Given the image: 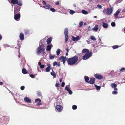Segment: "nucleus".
Instances as JSON below:
<instances>
[{
	"label": "nucleus",
	"mask_w": 125,
	"mask_h": 125,
	"mask_svg": "<svg viewBox=\"0 0 125 125\" xmlns=\"http://www.w3.org/2000/svg\"><path fill=\"white\" fill-rule=\"evenodd\" d=\"M50 69V68L49 67H47L46 69V72H49Z\"/></svg>",
	"instance_id": "obj_41"
},
{
	"label": "nucleus",
	"mask_w": 125,
	"mask_h": 125,
	"mask_svg": "<svg viewBox=\"0 0 125 125\" xmlns=\"http://www.w3.org/2000/svg\"><path fill=\"white\" fill-rule=\"evenodd\" d=\"M84 78L85 79V81L87 82L88 83V82H89V77L87 76H85L84 77Z\"/></svg>",
	"instance_id": "obj_24"
},
{
	"label": "nucleus",
	"mask_w": 125,
	"mask_h": 125,
	"mask_svg": "<svg viewBox=\"0 0 125 125\" xmlns=\"http://www.w3.org/2000/svg\"><path fill=\"white\" fill-rule=\"evenodd\" d=\"M90 26H89V27L88 28V30L89 31H91V29H90Z\"/></svg>",
	"instance_id": "obj_59"
},
{
	"label": "nucleus",
	"mask_w": 125,
	"mask_h": 125,
	"mask_svg": "<svg viewBox=\"0 0 125 125\" xmlns=\"http://www.w3.org/2000/svg\"><path fill=\"white\" fill-rule=\"evenodd\" d=\"M125 71V68H121L120 69V72H122Z\"/></svg>",
	"instance_id": "obj_42"
},
{
	"label": "nucleus",
	"mask_w": 125,
	"mask_h": 125,
	"mask_svg": "<svg viewBox=\"0 0 125 125\" xmlns=\"http://www.w3.org/2000/svg\"><path fill=\"white\" fill-rule=\"evenodd\" d=\"M65 42H66L68 40V35H65Z\"/></svg>",
	"instance_id": "obj_31"
},
{
	"label": "nucleus",
	"mask_w": 125,
	"mask_h": 125,
	"mask_svg": "<svg viewBox=\"0 0 125 125\" xmlns=\"http://www.w3.org/2000/svg\"><path fill=\"white\" fill-rule=\"evenodd\" d=\"M66 50L67 52H68L69 51V50L68 48H67L66 49Z\"/></svg>",
	"instance_id": "obj_54"
},
{
	"label": "nucleus",
	"mask_w": 125,
	"mask_h": 125,
	"mask_svg": "<svg viewBox=\"0 0 125 125\" xmlns=\"http://www.w3.org/2000/svg\"><path fill=\"white\" fill-rule=\"evenodd\" d=\"M94 77L97 79L101 80L103 78V76L101 74L98 73H96L94 75Z\"/></svg>",
	"instance_id": "obj_9"
},
{
	"label": "nucleus",
	"mask_w": 125,
	"mask_h": 125,
	"mask_svg": "<svg viewBox=\"0 0 125 125\" xmlns=\"http://www.w3.org/2000/svg\"><path fill=\"white\" fill-rule=\"evenodd\" d=\"M22 72L24 74H26L27 73V71L25 69L23 68L22 70Z\"/></svg>",
	"instance_id": "obj_23"
},
{
	"label": "nucleus",
	"mask_w": 125,
	"mask_h": 125,
	"mask_svg": "<svg viewBox=\"0 0 125 125\" xmlns=\"http://www.w3.org/2000/svg\"><path fill=\"white\" fill-rule=\"evenodd\" d=\"M45 48L44 45L40 43L39 47L36 50V53L38 55L43 54L44 53Z\"/></svg>",
	"instance_id": "obj_2"
},
{
	"label": "nucleus",
	"mask_w": 125,
	"mask_h": 125,
	"mask_svg": "<svg viewBox=\"0 0 125 125\" xmlns=\"http://www.w3.org/2000/svg\"><path fill=\"white\" fill-rule=\"evenodd\" d=\"M30 76L31 78H35L34 75L33 74H30Z\"/></svg>",
	"instance_id": "obj_45"
},
{
	"label": "nucleus",
	"mask_w": 125,
	"mask_h": 125,
	"mask_svg": "<svg viewBox=\"0 0 125 125\" xmlns=\"http://www.w3.org/2000/svg\"><path fill=\"white\" fill-rule=\"evenodd\" d=\"M65 83L64 82H62V83L61 86L62 87H63L65 85Z\"/></svg>",
	"instance_id": "obj_47"
},
{
	"label": "nucleus",
	"mask_w": 125,
	"mask_h": 125,
	"mask_svg": "<svg viewBox=\"0 0 125 125\" xmlns=\"http://www.w3.org/2000/svg\"><path fill=\"white\" fill-rule=\"evenodd\" d=\"M25 87L24 86H22L21 87V90H23L24 89Z\"/></svg>",
	"instance_id": "obj_48"
},
{
	"label": "nucleus",
	"mask_w": 125,
	"mask_h": 125,
	"mask_svg": "<svg viewBox=\"0 0 125 125\" xmlns=\"http://www.w3.org/2000/svg\"><path fill=\"white\" fill-rule=\"evenodd\" d=\"M35 102L36 103H37L36 104L37 105H39L42 104L41 103V100L39 98L36 99L35 100Z\"/></svg>",
	"instance_id": "obj_12"
},
{
	"label": "nucleus",
	"mask_w": 125,
	"mask_h": 125,
	"mask_svg": "<svg viewBox=\"0 0 125 125\" xmlns=\"http://www.w3.org/2000/svg\"><path fill=\"white\" fill-rule=\"evenodd\" d=\"M58 59L59 60H62V62L63 61H66L67 58L66 57L62 56Z\"/></svg>",
	"instance_id": "obj_16"
},
{
	"label": "nucleus",
	"mask_w": 125,
	"mask_h": 125,
	"mask_svg": "<svg viewBox=\"0 0 125 125\" xmlns=\"http://www.w3.org/2000/svg\"><path fill=\"white\" fill-rule=\"evenodd\" d=\"M61 52V50L59 49H58L56 51V53L57 55H59Z\"/></svg>",
	"instance_id": "obj_29"
},
{
	"label": "nucleus",
	"mask_w": 125,
	"mask_h": 125,
	"mask_svg": "<svg viewBox=\"0 0 125 125\" xmlns=\"http://www.w3.org/2000/svg\"><path fill=\"white\" fill-rule=\"evenodd\" d=\"M27 31H26V32H25L27 34L29 33V31L28 30H26Z\"/></svg>",
	"instance_id": "obj_61"
},
{
	"label": "nucleus",
	"mask_w": 125,
	"mask_h": 125,
	"mask_svg": "<svg viewBox=\"0 0 125 125\" xmlns=\"http://www.w3.org/2000/svg\"><path fill=\"white\" fill-rule=\"evenodd\" d=\"M121 10L120 9H118L114 14V16L115 19H117L118 18V15L120 13V11Z\"/></svg>",
	"instance_id": "obj_8"
},
{
	"label": "nucleus",
	"mask_w": 125,
	"mask_h": 125,
	"mask_svg": "<svg viewBox=\"0 0 125 125\" xmlns=\"http://www.w3.org/2000/svg\"><path fill=\"white\" fill-rule=\"evenodd\" d=\"M75 12L74 11L72 10H70L69 11V13L70 14H74Z\"/></svg>",
	"instance_id": "obj_36"
},
{
	"label": "nucleus",
	"mask_w": 125,
	"mask_h": 125,
	"mask_svg": "<svg viewBox=\"0 0 125 125\" xmlns=\"http://www.w3.org/2000/svg\"><path fill=\"white\" fill-rule=\"evenodd\" d=\"M55 86L57 87H58L59 86V84L58 83H56L55 84Z\"/></svg>",
	"instance_id": "obj_53"
},
{
	"label": "nucleus",
	"mask_w": 125,
	"mask_h": 125,
	"mask_svg": "<svg viewBox=\"0 0 125 125\" xmlns=\"http://www.w3.org/2000/svg\"><path fill=\"white\" fill-rule=\"evenodd\" d=\"M37 93L39 96L40 97L42 96V94L40 92L38 91L37 92Z\"/></svg>",
	"instance_id": "obj_37"
},
{
	"label": "nucleus",
	"mask_w": 125,
	"mask_h": 125,
	"mask_svg": "<svg viewBox=\"0 0 125 125\" xmlns=\"http://www.w3.org/2000/svg\"><path fill=\"white\" fill-rule=\"evenodd\" d=\"M50 10L52 12H54L55 11V10L53 8H51L50 9Z\"/></svg>",
	"instance_id": "obj_43"
},
{
	"label": "nucleus",
	"mask_w": 125,
	"mask_h": 125,
	"mask_svg": "<svg viewBox=\"0 0 125 125\" xmlns=\"http://www.w3.org/2000/svg\"><path fill=\"white\" fill-rule=\"evenodd\" d=\"M4 46L5 47V48L8 47H10V45L7 44H5L4 45Z\"/></svg>",
	"instance_id": "obj_44"
},
{
	"label": "nucleus",
	"mask_w": 125,
	"mask_h": 125,
	"mask_svg": "<svg viewBox=\"0 0 125 125\" xmlns=\"http://www.w3.org/2000/svg\"><path fill=\"white\" fill-rule=\"evenodd\" d=\"M24 100L25 102L27 103L30 104L31 103V100L28 97H24Z\"/></svg>",
	"instance_id": "obj_11"
},
{
	"label": "nucleus",
	"mask_w": 125,
	"mask_h": 125,
	"mask_svg": "<svg viewBox=\"0 0 125 125\" xmlns=\"http://www.w3.org/2000/svg\"><path fill=\"white\" fill-rule=\"evenodd\" d=\"M57 63L56 62H54L53 63V65L55 66L56 65H57Z\"/></svg>",
	"instance_id": "obj_46"
},
{
	"label": "nucleus",
	"mask_w": 125,
	"mask_h": 125,
	"mask_svg": "<svg viewBox=\"0 0 125 125\" xmlns=\"http://www.w3.org/2000/svg\"><path fill=\"white\" fill-rule=\"evenodd\" d=\"M86 41L87 43L88 44H90L91 43L90 41L89 40H87Z\"/></svg>",
	"instance_id": "obj_52"
},
{
	"label": "nucleus",
	"mask_w": 125,
	"mask_h": 125,
	"mask_svg": "<svg viewBox=\"0 0 125 125\" xmlns=\"http://www.w3.org/2000/svg\"><path fill=\"white\" fill-rule=\"evenodd\" d=\"M98 27L97 25H96L93 28L92 30L93 31H97L98 29Z\"/></svg>",
	"instance_id": "obj_19"
},
{
	"label": "nucleus",
	"mask_w": 125,
	"mask_h": 125,
	"mask_svg": "<svg viewBox=\"0 0 125 125\" xmlns=\"http://www.w3.org/2000/svg\"><path fill=\"white\" fill-rule=\"evenodd\" d=\"M62 79L61 78H60V80H59V81H60V82H62Z\"/></svg>",
	"instance_id": "obj_62"
},
{
	"label": "nucleus",
	"mask_w": 125,
	"mask_h": 125,
	"mask_svg": "<svg viewBox=\"0 0 125 125\" xmlns=\"http://www.w3.org/2000/svg\"><path fill=\"white\" fill-rule=\"evenodd\" d=\"M55 4L56 5H58L59 4V2L57 1L55 3Z\"/></svg>",
	"instance_id": "obj_57"
},
{
	"label": "nucleus",
	"mask_w": 125,
	"mask_h": 125,
	"mask_svg": "<svg viewBox=\"0 0 125 125\" xmlns=\"http://www.w3.org/2000/svg\"><path fill=\"white\" fill-rule=\"evenodd\" d=\"M55 56L56 55H50L49 56V57L51 59H52L55 57Z\"/></svg>",
	"instance_id": "obj_28"
},
{
	"label": "nucleus",
	"mask_w": 125,
	"mask_h": 125,
	"mask_svg": "<svg viewBox=\"0 0 125 125\" xmlns=\"http://www.w3.org/2000/svg\"><path fill=\"white\" fill-rule=\"evenodd\" d=\"M97 6L100 9H101L102 8V6L101 5H100V4H98L97 5Z\"/></svg>",
	"instance_id": "obj_49"
},
{
	"label": "nucleus",
	"mask_w": 125,
	"mask_h": 125,
	"mask_svg": "<svg viewBox=\"0 0 125 125\" xmlns=\"http://www.w3.org/2000/svg\"><path fill=\"white\" fill-rule=\"evenodd\" d=\"M111 26L113 27H115V22H113L111 23Z\"/></svg>",
	"instance_id": "obj_40"
},
{
	"label": "nucleus",
	"mask_w": 125,
	"mask_h": 125,
	"mask_svg": "<svg viewBox=\"0 0 125 125\" xmlns=\"http://www.w3.org/2000/svg\"><path fill=\"white\" fill-rule=\"evenodd\" d=\"M52 40V38L50 37L46 41V42L47 44H49L51 43Z\"/></svg>",
	"instance_id": "obj_20"
},
{
	"label": "nucleus",
	"mask_w": 125,
	"mask_h": 125,
	"mask_svg": "<svg viewBox=\"0 0 125 125\" xmlns=\"http://www.w3.org/2000/svg\"><path fill=\"white\" fill-rule=\"evenodd\" d=\"M90 80L89 81L88 83H89L91 84H92L94 83L95 81V79L94 78H90Z\"/></svg>",
	"instance_id": "obj_15"
},
{
	"label": "nucleus",
	"mask_w": 125,
	"mask_h": 125,
	"mask_svg": "<svg viewBox=\"0 0 125 125\" xmlns=\"http://www.w3.org/2000/svg\"><path fill=\"white\" fill-rule=\"evenodd\" d=\"M82 52L83 53H85L86 52H87V53L90 52L89 50L86 49H83L82 50Z\"/></svg>",
	"instance_id": "obj_25"
},
{
	"label": "nucleus",
	"mask_w": 125,
	"mask_h": 125,
	"mask_svg": "<svg viewBox=\"0 0 125 125\" xmlns=\"http://www.w3.org/2000/svg\"><path fill=\"white\" fill-rule=\"evenodd\" d=\"M73 40L74 41L78 40L80 39V37L79 36H77L76 37H74L73 36L72 37Z\"/></svg>",
	"instance_id": "obj_18"
},
{
	"label": "nucleus",
	"mask_w": 125,
	"mask_h": 125,
	"mask_svg": "<svg viewBox=\"0 0 125 125\" xmlns=\"http://www.w3.org/2000/svg\"><path fill=\"white\" fill-rule=\"evenodd\" d=\"M42 2L43 4L44 5V6L46 4V2L44 1L43 0Z\"/></svg>",
	"instance_id": "obj_51"
},
{
	"label": "nucleus",
	"mask_w": 125,
	"mask_h": 125,
	"mask_svg": "<svg viewBox=\"0 0 125 125\" xmlns=\"http://www.w3.org/2000/svg\"><path fill=\"white\" fill-rule=\"evenodd\" d=\"M65 89L68 91L70 94H72V92L69 88V86H66L65 87Z\"/></svg>",
	"instance_id": "obj_10"
},
{
	"label": "nucleus",
	"mask_w": 125,
	"mask_h": 125,
	"mask_svg": "<svg viewBox=\"0 0 125 125\" xmlns=\"http://www.w3.org/2000/svg\"><path fill=\"white\" fill-rule=\"evenodd\" d=\"M103 27L105 28H107L108 27L107 24L106 23H103L102 24Z\"/></svg>",
	"instance_id": "obj_21"
},
{
	"label": "nucleus",
	"mask_w": 125,
	"mask_h": 125,
	"mask_svg": "<svg viewBox=\"0 0 125 125\" xmlns=\"http://www.w3.org/2000/svg\"><path fill=\"white\" fill-rule=\"evenodd\" d=\"M64 35H68V29L66 28L65 29L64 31Z\"/></svg>",
	"instance_id": "obj_27"
},
{
	"label": "nucleus",
	"mask_w": 125,
	"mask_h": 125,
	"mask_svg": "<svg viewBox=\"0 0 125 125\" xmlns=\"http://www.w3.org/2000/svg\"><path fill=\"white\" fill-rule=\"evenodd\" d=\"M116 90L112 92V94H117V92L116 91Z\"/></svg>",
	"instance_id": "obj_39"
},
{
	"label": "nucleus",
	"mask_w": 125,
	"mask_h": 125,
	"mask_svg": "<svg viewBox=\"0 0 125 125\" xmlns=\"http://www.w3.org/2000/svg\"><path fill=\"white\" fill-rule=\"evenodd\" d=\"M113 7H111L110 8H108L104 9L103 10V12L107 15H110L112 13L113 11Z\"/></svg>",
	"instance_id": "obj_3"
},
{
	"label": "nucleus",
	"mask_w": 125,
	"mask_h": 125,
	"mask_svg": "<svg viewBox=\"0 0 125 125\" xmlns=\"http://www.w3.org/2000/svg\"><path fill=\"white\" fill-rule=\"evenodd\" d=\"M105 1L107 2H108L110 1V0H104Z\"/></svg>",
	"instance_id": "obj_60"
},
{
	"label": "nucleus",
	"mask_w": 125,
	"mask_h": 125,
	"mask_svg": "<svg viewBox=\"0 0 125 125\" xmlns=\"http://www.w3.org/2000/svg\"><path fill=\"white\" fill-rule=\"evenodd\" d=\"M19 54L18 55V57L19 58H20V53L19 52Z\"/></svg>",
	"instance_id": "obj_63"
},
{
	"label": "nucleus",
	"mask_w": 125,
	"mask_h": 125,
	"mask_svg": "<svg viewBox=\"0 0 125 125\" xmlns=\"http://www.w3.org/2000/svg\"><path fill=\"white\" fill-rule=\"evenodd\" d=\"M19 37L21 41L23 40L24 38V35L22 32L20 33L19 35Z\"/></svg>",
	"instance_id": "obj_17"
},
{
	"label": "nucleus",
	"mask_w": 125,
	"mask_h": 125,
	"mask_svg": "<svg viewBox=\"0 0 125 125\" xmlns=\"http://www.w3.org/2000/svg\"><path fill=\"white\" fill-rule=\"evenodd\" d=\"M51 7V6L49 5L46 4L44 6L43 8L46 9H49Z\"/></svg>",
	"instance_id": "obj_22"
},
{
	"label": "nucleus",
	"mask_w": 125,
	"mask_h": 125,
	"mask_svg": "<svg viewBox=\"0 0 125 125\" xmlns=\"http://www.w3.org/2000/svg\"><path fill=\"white\" fill-rule=\"evenodd\" d=\"M78 59V57L75 56L67 59V60L68 64L71 65L75 64L77 61Z\"/></svg>",
	"instance_id": "obj_1"
},
{
	"label": "nucleus",
	"mask_w": 125,
	"mask_h": 125,
	"mask_svg": "<svg viewBox=\"0 0 125 125\" xmlns=\"http://www.w3.org/2000/svg\"><path fill=\"white\" fill-rule=\"evenodd\" d=\"M38 65L39 66H40L41 65V63L40 62H38Z\"/></svg>",
	"instance_id": "obj_58"
},
{
	"label": "nucleus",
	"mask_w": 125,
	"mask_h": 125,
	"mask_svg": "<svg viewBox=\"0 0 125 125\" xmlns=\"http://www.w3.org/2000/svg\"><path fill=\"white\" fill-rule=\"evenodd\" d=\"M56 111L58 112H60L63 109L62 106L60 105H58L56 107Z\"/></svg>",
	"instance_id": "obj_7"
},
{
	"label": "nucleus",
	"mask_w": 125,
	"mask_h": 125,
	"mask_svg": "<svg viewBox=\"0 0 125 125\" xmlns=\"http://www.w3.org/2000/svg\"><path fill=\"white\" fill-rule=\"evenodd\" d=\"M9 2L13 4H17L18 5L21 6L22 5V4L21 2H18L17 0H9Z\"/></svg>",
	"instance_id": "obj_6"
},
{
	"label": "nucleus",
	"mask_w": 125,
	"mask_h": 125,
	"mask_svg": "<svg viewBox=\"0 0 125 125\" xmlns=\"http://www.w3.org/2000/svg\"><path fill=\"white\" fill-rule=\"evenodd\" d=\"M47 64V65L48 66V67H49V68H50V66H51V65H50V64Z\"/></svg>",
	"instance_id": "obj_55"
},
{
	"label": "nucleus",
	"mask_w": 125,
	"mask_h": 125,
	"mask_svg": "<svg viewBox=\"0 0 125 125\" xmlns=\"http://www.w3.org/2000/svg\"><path fill=\"white\" fill-rule=\"evenodd\" d=\"M119 47V46L117 45H116L113 46H112V48L113 49H116L118 48Z\"/></svg>",
	"instance_id": "obj_35"
},
{
	"label": "nucleus",
	"mask_w": 125,
	"mask_h": 125,
	"mask_svg": "<svg viewBox=\"0 0 125 125\" xmlns=\"http://www.w3.org/2000/svg\"><path fill=\"white\" fill-rule=\"evenodd\" d=\"M57 65L58 66H60V62H59L57 64Z\"/></svg>",
	"instance_id": "obj_56"
},
{
	"label": "nucleus",
	"mask_w": 125,
	"mask_h": 125,
	"mask_svg": "<svg viewBox=\"0 0 125 125\" xmlns=\"http://www.w3.org/2000/svg\"><path fill=\"white\" fill-rule=\"evenodd\" d=\"M51 74L55 78L56 77L55 73L53 70H52V72L51 73Z\"/></svg>",
	"instance_id": "obj_26"
},
{
	"label": "nucleus",
	"mask_w": 125,
	"mask_h": 125,
	"mask_svg": "<svg viewBox=\"0 0 125 125\" xmlns=\"http://www.w3.org/2000/svg\"><path fill=\"white\" fill-rule=\"evenodd\" d=\"M111 86L113 88H114L115 90H117L118 89L116 88L117 86V85L115 83H113L111 84Z\"/></svg>",
	"instance_id": "obj_14"
},
{
	"label": "nucleus",
	"mask_w": 125,
	"mask_h": 125,
	"mask_svg": "<svg viewBox=\"0 0 125 125\" xmlns=\"http://www.w3.org/2000/svg\"><path fill=\"white\" fill-rule=\"evenodd\" d=\"M40 67L41 68H43L44 67V65H41L40 66Z\"/></svg>",
	"instance_id": "obj_50"
},
{
	"label": "nucleus",
	"mask_w": 125,
	"mask_h": 125,
	"mask_svg": "<svg viewBox=\"0 0 125 125\" xmlns=\"http://www.w3.org/2000/svg\"><path fill=\"white\" fill-rule=\"evenodd\" d=\"M62 61V62H63V64H65V61Z\"/></svg>",
	"instance_id": "obj_64"
},
{
	"label": "nucleus",
	"mask_w": 125,
	"mask_h": 125,
	"mask_svg": "<svg viewBox=\"0 0 125 125\" xmlns=\"http://www.w3.org/2000/svg\"><path fill=\"white\" fill-rule=\"evenodd\" d=\"M92 53L91 52L87 53L83 56V59L84 60H87L92 56Z\"/></svg>",
	"instance_id": "obj_5"
},
{
	"label": "nucleus",
	"mask_w": 125,
	"mask_h": 125,
	"mask_svg": "<svg viewBox=\"0 0 125 125\" xmlns=\"http://www.w3.org/2000/svg\"><path fill=\"white\" fill-rule=\"evenodd\" d=\"M90 38L91 40L93 41H95L96 40L95 37L93 36H91L90 37Z\"/></svg>",
	"instance_id": "obj_32"
},
{
	"label": "nucleus",
	"mask_w": 125,
	"mask_h": 125,
	"mask_svg": "<svg viewBox=\"0 0 125 125\" xmlns=\"http://www.w3.org/2000/svg\"><path fill=\"white\" fill-rule=\"evenodd\" d=\"M53 45L52 44L48 45L47 47L46 51H50Z\"/></svg>",
	"instance_id": "obj_13"
},
{
	"label": "nucleus",
	"mask_w": 125,
	"mask_h": 125,
	"mask_svg": "<svg viewBox=\"0 0 125 125\" xmlns=\"http://www.w3.org/2000/svg\"><path fill=\"white\" fill-rule=\"evenodd\" d=\"M83 21H80L79 24V27H82L83 25Z\"/></svg>",
	"instance_id": "obj_34"
},
{
	"label": "nucleus",
	"mask_w": 125,
	"mask_h": 125,
	"mask_svg": "<svg viewBox=\"0 0 125 125\" xmlns=\"http://www.w3.org/2000/svg\"><path fill=\"white\" fill-rule=\"evenodd\" d=\"M17 11H16L15 9L14 10V12L15 14L14 16V18L15 19L16 21H19V20L20 17V14H16V12H17L19 11L20 10L19 8H17Z\"/></svg>",
	"instance_id": "obj_4"
},
{
	"label": "nucleus",
	"mask_w": 125,
	"mask_h": 125,
	"mask_svg": "<svg viewBox=\"0 0 125 125\" xmlns=\"http://www.w3.org/2000/svg\"><path fill=\"white\" fill-rule=\"evenodd\" d=\"M82 13L84 14H88V12L87 11H86L84 10H83L82 11Z\"/></svg>",
	"instance_id": "obj_30"
},
{
	"label": "nucleus",
	"mask_w": 125,
	"mask_h": 125,
	"mask_svg": "<svg viewBox=\"0 0 125 125\" xmlns=\"http://www.w3.org/2000/svg\"><path fill=\"white\" fill-rule=\"evenodd\" d=\"M95 86L97 90H100L101 88L100 86H98L97 85L95 84Z\"/></svg>",
	"instance_id": "obj_33"
},
{
	"label": "nucleus",
	"mask_w": 125,
	"mask_h": 125,
	"mask_svg": "<svg viewBox=\"0 0 125 125\" xmlns=\"http://www.w3.org/2000/svg\"><path fill=\"white\" fill-rule=\"evenodd\" d=\"M72 108L73 110H75L77 108V106L76 105H73Z\"/></svg>",
	"instance_id": "obj_38"
}]
</instances>
